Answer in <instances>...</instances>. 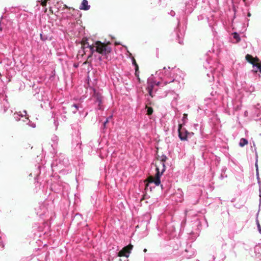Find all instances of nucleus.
<instances>
[{
	"label": "nucleus",
	"instance_id": "obj_4",
	"mask_svg": "<svg viewBox=\"0 0 261 261\" xmlns=\"http://www.w3.org/2000/svg\"><path fill=\"white\" fill-rule=\"evenodd\" d=\"M133 248V245L129 244L128 245L123 247L118 254V256L120 257L125 256L128 257L131 250Z\"/></svg>",
	"mask_w": 261,
	"mask_h": 261
},
{
	"label": "nucleus",
	"instance_id": "obj_17",
	"mask_svg": "<svg viewBox=\"0 0 261 261\" xmlns=\"http://www.w3.org/2000/svg\"><path fill=\"white\" fill-rule=\"evenodd\" d=\"M47 0H44L43 1H42L41 2V5L43 6V7H45L46 6V3H47Z\"/></svg>",
	"mask_w": 261,
	"mask_h": 261
},
{
	"label": "nucleus",
	"instance_id": "obj_14",
	"mask_svg": "<svg viewBox=\"0 0 261 261\" xmlns=\"http://www.w3.org/2000/svg\"><path fill=\"white\" fill-rule=\"evenodd\" d=\"M146 108H147V115H151L153 113V109L151 107H146Z\"/></svg>",
	"mask_w": 261,
	"mask_h": 261
},
{
	"label": "nucleus",
	"instance_id": "obj_2",
	"mask_svg": "<svg viewBox=\"0 0 261 261\" xmlns=\"http://www.w3.org/2000/svg\"><path fill=\"white\" fill-rule=\"evenodd\" d=\"M110 42L107 43H102L100 41L95 42V51L96 52L102 55H107L110 53L112 51L111 47L109 46Z\"/></svg>",
	"mask_w": 261,
	"mask_h": 261
},
{
	"label": "nucleus",
	"instance_id": "obj_7",
	"mask_svg": "<svg viewBox=\"0 0 261 261\" xmlns=\"http://www.w3.org/2000/svg\"><path fill=\"white\" fill-rule=\"evenodd\" d=\"M90 8V6L88 5L87 0H83L80 9L83 10H88Z\"/></svg>",
	"mask_w": 261,
	"mask_h": 261
},
{
	"label": "nucleus",
	"instance_id": "obj_10",
	"mask_svg": "<svg viewBox=\"0 0 261 261\" xmlns=\"http://www.w3.org/2000/svg\"><path fill=\"white\" fill-rule=\"evenodd\" d=\"M132 61H133V64L134 65H135V75L136 76L138 77V79L139 80V74H138V70H139V66H138V65L137 64L136 61V60L135 59V58L134 57L132 58Z\"/></svg>",
	"mask_w": 261,
	"mask_h": 261
},
{
	"label": "nucleus",
	"instance_id": "obj_21",
	"mask_svg": "<svg viewBox=\"0 0 261 261\" xmlns=\"http://www.w3.org/2000/svg\"><path fill=\"white\" fill-rule=\"evenodd\" d=\"M64 8H66V9H70V8H69L68 6H67L66 5H64Z\"/></svg>",
	"mask_w": 261,
	"mask_h": 261
},
{
	"label": "nucleus",
	"instance_id": "obj_11",
	"mask_svg": "<svg viewBox=\"0 0 261 261\" xmlns=\"http://www.w3.org/2000/svg\"><path fill=\"white\" fill-rule=\"evenodd\" d=\"M89 48L90 49V55L88 56V58H90V57H91L92 55L93 54V53L96 51H95V42L93 44H92L90 47H89Z\"/></svg>",
	"mask_w": 261,
	"mask_h": 261
},
{
	"label": "nucleus",
	"instance_id": "obj_18",
	"mask_svg": "<svg viewBox=\"0 0 261 261\" xmlns=\"http://www.w3.org/2000/svg\"><path fill=\"white\" fill-rule=\"evenodd\" d=\"M257 227H258V229L259 233L261 234V227H260V224L258 223L257 224Z\"/></svg>",
	"mask_w": 261,
	"mask_h": 261
},
{
	"label": "nucleus",
	"instance_id": "obj_22",
	"mask_svg": "<svg viewBox=\"0 0 261 261\" xmlns=\"http://www.w3.org/2000/svg\"><path fill=\"white\" fill-rule=\"evenodd\" d=\"M143 251H144V252H147V249H144V250H143Z\"/></svg>",
	"mask_w": 261,
	"mask_h": 261
},
{
	"label": "nucleus",
	"instance_id": "obj_12",
	"mask_svg": "<svg viewBox=\"0 0 261 261\" xmlns=\"http://www.w3.org/2000/svg\"><path fill=\"white\" fill-rule=\"evenodd\" d=\"M248 141L245 139V138H242L241 140H240V142L239 143V145L241 146V147H243L244 146H245V145H247L248 144Z\"/></svg>",
	"mask_w": 261,
	"mask_h": 261
},
{
	"label": "nucleus",
	"instance_id": "obj_5",
	"mask_svg": "<svg viewBox=\"0 0 261 261\" xmlns=\"http://www.w3.org/2000/svg\"><path fill=\"white\" fill-rule=\"evenodd\" d=\"M178 136L181 140L185 141L187 140L188 135L189 133L187 130L182 129V124H179L178 125Z\"/></svg>",
	"mask_w": 261,
	"mask_h": 261
},
{
	"label": "nucleus",
	"instance_id": "obj_6",
	"mask_svg": "<svg viewBox=\"0 0 261 261\" xmlns=\"http://www.w3.org/2000/svg\"><path fill=\"white\" fill-rule=\"evenodd\" d=\"M94 97L96 98V101L98 103V106L99 110L101 109V104L102 103V96L99 93H94Z\"/></svg>",
	"mask_w": 261,
	"mask_h": 261
},
{
	"label": "nucleus",
	"instance_id": "obj_9",
	"mask_svg": "<svg viewBox=\"0 0 261 261\" xmlns=\"http://www.w3.org/2000/svg\"><path fill=\"white\" fill-rule=\"evenodd\" d=\"M81 44L83 49H84L85 48H89L91 45L88 42V39L87 38H83L82 39L81 41Z\"/></svg>",
	"mask_w": 261,
	"mask_h": 261
},
{
	"label": "nucleus",
	"instance_id": "obj_15",
	"mask_svg": "<svg viewBox=\"0 0 261 261\" xmlns=\"http://www.w3.org/2000/svg\"><path fill=\"white\" fill-rule=\"evenodd\" d=\"M72 108H73L72 112L74 113H75L78 110V106L77 105H75V104L73 105L72 106Z\"/></svg>",
	"mask_w": 261,
	"mask_h": 261
},
{
	"label": "nucleus",
	"instance_id": "obj_3",
	"mask_svg": "<svg viewBox=\"0 0 261 261\" xmlns=\"http://www.w3.org/2000/svg\"><path fill=\"white\" fill-rule=\"evenodd\" d=\"M246 60L253 66H256L261 73V61L257 57H253L251 55L247 54L245 56Z\"/></svg>",
	"mask_w": 261,
	"mask_h": 261
},
{
	"label": "nucleus",
	"instance_id": "obj_19",
	"mask_svg": "<svg viewBox=\"0 0 261 261\" xmlns=\"http://www.w3.org/2000/svg\"><path fill=\"white\" fill-rule=\"evenodd\" d=\"M188 115L187 114H184L182 118V120H184L187 119Z\"/></svg>",
	"mask_w": 261,
	"mask_h": 261
},
{
	"label": "nucleus",
	"instance_id": "obj_13",
	"mask_svg": "<svg viewBox=\"0 0 261 261\" xmlns=\"http://www.w3.org/2000/svg\"><path fill=\"white\" fill-rule=\"evenodd\" d=\"M232 35H233V37L234 38V39H235L237 40V43H238L241 41L240 36L237 33H236V32L233 33L232 34Z\"/></svg>",
	"mask_w": 261,
	"mask_h": 261
},
{
	"label": "nucleus",
	"instance_id": "obj_1",
	"mask_svg": "<svg viewBox=\"0 0 261 261\" xmlns=\"http://www.w3.org/2000/svg\"><path fill=\"white\" fill-rule=\"evenodd\" d=\"M167 159V158L166 155H162L161 156H158L157 161L155 162L156 173L154 177L151 176L148 178V183L146 184L145 188L146 191H147L149 189L150 191H151V188L149 187L150 184L154 183L156 186L160 185L161 182L160 176L166 170L165 163Z\"/></svg>",
	"mask_w": 261,
	"mask_h": 261
},
{
	"label": "nucleus",
	"instance_id": "obj_16",
	"mask_svg": "<svg viewBox=\"0 0 261 261\" xmlns=\"http://www.w3.org/2000/svg\"><path fill=\"white\" fill-rule=\"evenodd\" d=\"M112 118V116H110V117L108 118L106 120L103 122V128H106V124L107 123H108L109 122V120L110 118Z\"/></svg>",
	"mask_w": 261,
	"mask_h": 261
},
{
	"label": "nucleus",
	"instance_id": "obj_20",
	"mask_svg": "<svg viewBox=\"0 0 261 261\" xmlns=\"http://www.w3.org/2000/svg\"><path fill=\"white\" fill-rule=\"evenodd\" d=\"M256 173H257V175H258V166H257V164H256Z\"/></svg>",
	"mask_w": 261,
	"mask_h": 261
},
{
	"label": "nucleus",
	"instance_id": "obj_8",
	"mask_svg": "<svg viewBox=\"0 0 261 261\" xmlns=\"http://www.w3.org/2000/svg\"><path fill=\"white\" fill-rule=\"evenodd\" d=\"M153 87H154V85L152 83L148 82V86L146 88V90H147V92H148V94L151 97H153V96L152 95V89L153 88Z\"/></svg>",
	"mask_w": 261,
	"mask_h": 261
},
{
	"label": "nucleus",
	"instance_id": "obj_23",
	"mask_svg": "<svg viewBox=\"0 0 261 261\" xmlns=\"http://www.w3.org/2000/svg\"><path fill=\"white\" fill-rule=\"evenodd\" d=\"M250 15H251L250 13H248V16H250Z\"/></svg>",
	"mask_w": 261,
	"mask_h": 261
}]
</instances>
